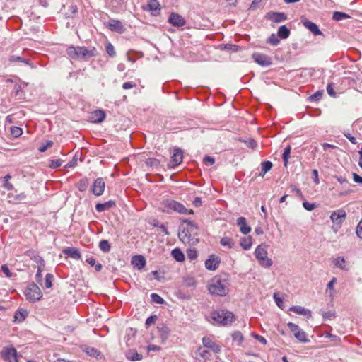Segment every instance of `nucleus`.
<instances>
[{
  "mask_svg": "<svg viewBox=\"0 0 362 362\" xmlns=\"http://www.w3.org/2000/svg\"><path fill=\"white\" fill-rule=\"evenodd\" d=\"M228 275L223 274L214 276L208 286V290L211 295L216 296H225L229 292Z\"/></svg>",
  "mask_w": 362,
  "mask_h": 362,
  "instance_id": "1",
  "label": "nucleus"
},
{
  "mask_svg": "<svg viewBox=\"0 0 362 362\" xmlns=\"http://www.w3.org/2000/svg\"><path fill=\"white\" fill-rule=\"evenodd\" d=\"M184 223L185 226L181 232L179 233L180 239L189 244L194 245L199 242L197 238L198 235V228L197 225L189 220H185Z\"/></svg>",
  "mask_w": 362,
  "mask_h": 362,
  "instance_id": "2",
  "label": "nucleus"
},
{
  "mask_svg": "<svg viewBox=\"0 0 362 362\" xmlns=\"http://www.w3.org/2000/svg\"><path fill=\"white\" fill-rule=\"evenodd\" d=\"M210 317L214 323L222 326L229 325L235 320L234 314L226 310H214Z\"/></svg>",
  "mask_w": 362,
  "mask_h": 362,
  "instance_id": "3",
  "label": "nucleus"
},
{
  "mask_svg": "<svg viewBox=\"0 0 362 362\" xmlns=\"http://www.w3.org/2000/svg\"><path fill=\"white\" fill-rule=\"evenodd\" d=\"M255 256L259 262L261 266L269 268L272 265V260L267 257V246L265 245H258L255 250Z\"/></svg>",
  "mask_w": 362,
  "mask_h": 362,
  "instance_id": "4",
  "label": "nucleus"
},
{
  "mask_svg": "<svg viewBox=\"0 0 362 362\" xmlns=\"http://www.w3.org/2000/svg\"><path fill=\"white\" fill-rule=\"evenodd\" d=\"M25 296L28 300L36 302L42 297V293L36 284L31 283L28 285L25 291Z\"/></svg>",
  "mask_w": 362,
  "mask_h": 362,
  "instance_id": "5",
  "label": "nucleus"
},
{
  "mask_svg": "<svg viewBox=\"0 0 362 362\" xmlns=\"http://www.w3.org/2000/svg\"><path fill=\"white\" fill-rule=\"evenodd\" d=\"M97 55L98 52L95 47L88 49L86 47H78L77 59L87 60Z\"/></svg>",
  "mask_w": 362,
  "mask_h": 362,
  "instance_id": "6",
  "label": "nucleus"
},
{
  "mask_svg": "<svg viewBox=\"0 0 362 362\" xmlns=\"http://www.w3.org/2000/svg\"><path fill=\"white\" fill-rule=\"evenodd\" d=\"M164 204L167 208L182 214H187L189 212L188 209L182 204L173 199L166 200Z\"/></svg>",
  "mask_w": 362,
  "mask_h": 362,
  "instance_id": "7",
  "label": "nucleus"
},
{
  "mask_svg": "<svg viewBox=\"0 0 362 362\" xmlns=\"http://www.w3.org/2000/svg\"><path fill=\"white\" fill-rule=\"evenodd\" d=\"M2 358L8 362H18L17 351L13 347H5L1 352Z\"/></svg>",
  "mask_w": 362,
  "mask_h": 362,
  "instance_id": "8",
  "label": "nucleus"
},
{
  "mask_svg": "<svg viewBox=\"0 0 362 362\" xmlns=\"http://www.w3.org/2000/svg\"><path fill=\"white\" fill-rule=\"evenodd\" d=\"M143 10L150 11L152 16H157L160 11V5L158 0H147V4L143 6Z\"/></svg>",
  "mask_w": 362,
  "mask_h": 362,
  "instance_id": "9",
  "label": "nucleus"
},
{
  "mask_svg": "<svg viewBox=\"0 0 362 362\" xmlns=\"http://www.w3.org/2000/svg\"><path fill=\"white\" fill-rule=\"evenodd\" d=\"M346 216V211L344 209H339L332 213L330 219L339 228L341 224L345 221Z\"/></svg>",
  "mask_w": 362,
  "mask_h": 362,
  "instance_id": "10",
  "label": "nucleus"
},
{
  "mask_svg": "<svg viewBox=\"0 0 362 362\" xmlns=\"http://www.w3.org/2000/svg\"><path fill=\"white\" fill-rule=\"evenodd\" d=\"M183 153L181 149L175 148L171 156V159L168 164L169 168H175L182 162Z\"/></svg>",
  "mask_w": 362,
  "mask_h": 362,
  "instance_id": "11",
  "label": "nucleus"
},
{
  "mask_svg": "<svg viewBox=\"0 0 362 362\" xmlns=\"http://www.w3.org/2000/svg\"><path fill=\"white\" fill-rule=\"evenodd\" d=\"M105 187V183L102 177L97 178L92 186L91 191L95 196H100L103 194Z\"/></svg>",
  "mask_w": 362,
  "mask_h": 362,
  "instance_id": "12",
  "label": "nucleus"
},
{
  "mask_svg": "<svg viewBox=\"0 0 362 362\" xmlns=\"http://www.w3.org/2000/svg\"><path fill=\"white\" fill-rule=\"evenodd\" d=\"M252 59L257 64L263 66H267L272 64L271 58L264 54L254 53L252 54Z\"/></svg>",
  "mask_w": 362,
  "mask_h": 362,
  "instance_id": "13",
  "label": "nucleus"
},
{
  "mask_svg": "<svg viewBox=\"0 0 362 362\" xmlns=\"http://www.w3.org/2000/svg\"><path fill=\"white\" fill-rule=\"evenodd\" d=\"M107 27L111 31L117 32L120 34L123 33L125 31V28L123 24L119 20L110 19L107 23Z\"/></svg>",
  "mask_w": 362,
  "mask_h": 362,
  "instance_id": "14",
  "label": "nucleus"
},
{
  "mask_svg": "<svg viewBox=\"0 0 362 362\" xmlns=\"http://www.w3.org/2000/svg\"><path fill=\"white\" fill-rule=\"evenodd\" d=\"M168 22L174 26L181 27L185 25L186 21L178 13H172L168 18Z\"/></svg>",
  "mask_w": 362,
  "mask_h": 362,
  "instance_id": "15",
  "label": "nucleus"
},
{
  "mask_svg": "<svg viewBox=\"0 0 362 362\" xmlns=\"http://www.w3.org/2000/svg\"><path fill=\"white\" fill-rule=\"evenodd\" d=\"M219 264L220 259L214 255H211L209 258L205 262L206 268L211 271L216 270L218 267Z\"/></svg>",
  "mask_w": 362,
  "mask_h": 362,
  "instance_id": "16",
  "label": "nucleus"
},
{
  "mask_svg": "<svg viewBox=\"0 0 362 362\" xmlns=\"http://www.w3.org/2000/svg\"><path fill=\"white\" fill-rule=\"evenodd\" d=\"M202 343L204 347L211 349L214 353L218 354L221 352V347L216 343L213 341L209 337H204L202 339Z\"/></svg>",
  "mask_w": 362,
  "mask_h": 362,
  "instance_id": "17",
  "label": "nucleus"
},
{
  "mask_svg": "<svg viewBox=\"0 0 362 362\" xmlns=\"http://www.w3.org/2000/svg\"><path fill=\"white\" fill-rule=\"evenodd\" d=\"M301 22L303 25L308 28L314 35H322V33L319 29L318 26L313 22L308 21V19H302Z\"/></svg>",
  "mask_w": 362,
  "mask_h": 362,
  "instance_id": "18",
  "label": "nucleus"
},
{
  "mask_svg": "<svg viewBox=\"0 0 362 362\" xmlns=\"http://www.w3.org/2000/svg\"><path fill=\"white\" fill-rule=\"evenodd\" d=\"M157 329L161 339V342L165 344L170 333V329L164 323L158 325Z\"/></svg>",
  "mask_w": 362,
  "mask_h": 362,
  "instance_id": "19",
  "label": "nucleus"
},
{
  "mask_svg": "<svg viewBox=\"0 0 362 362\" xmlns=\"http://www.w3.org/2000/svg\"><path fill=\"white\" fill-rule=\"evenodd\" d=\"M132 264L138 269H142L146 264V259L142 255H135L132 258Z\"/></svg>",
  "mask_w": 362,
  "mask_h": 362,
  "instance_id": "20",
  "label": "nucleus"
},
{
  "mask_svg": "<svg viewBox=\"0 0 362 362\" xmlns=\"http://www.w3.org/2000/svg\"><path fill=\"white\" fill-rule=\"evenodd\" d=\"M196 356L197 362H204L211 357V354L208 350L200 347L196 351Z\"/></svg>",
  "mask_w": 362,
  "mask_h": 362,
  "instance_id": "21",
  "label": "nucleus"
},
{
  "mask_svg": "<svg viewBox=\"0 0 362 362\" xmlns=\"http://www.w3.org/2000/svg\"><path fill=\"white\" fill-rule=\"evenodd\" d=\"M237 225L240 227V231L244 235H247L251 231V228L247 224L245 217H239L237 219Z\"/></svg>",
  "mask_w": 362,
  "mask_h": 362,
  "instance_id": "22",
  "label": "nucleus"
},
{
  "mask_svg": "<svg viewBox=\"0 0 362 362\" xmlns=\"http://www.w3.org/2000/svg\"><path fill=\"white\" fill-rule=\"evenodd\" d=\"M105 112L103 110H98L91 113L90 119L95 123L102 122L105 118Z\"/></svg>",
  "mask_w": 362,
  "mask_h": 362,
  "instance_id": "23",
  "label": "nucleus"
},
{
  "mask_svg": "<svg viewBox=\"0 0 362 362\" xmlns=\"http://www.w3.org/2000/svg\"><path fill=\"white\" fill-rule=\"evenodd\" d=\"M63 253L74 259H81L80 251L76 247H66L63 250Z\"/></svg>",
  "mask_w": 362,
  "mask_h": 362,
  "instance_id": "24",
  "label": "nucleus"
},
{
  "mask_svg": "<svg viewBox=\"0 0 362 362\" xmlns=\"http://www.w3.org/2000/svg\"><path fill=\"white\" fill-rule=\"evenodd\" d=\"M8 61L11 63L21 62L29 66L33 67L30 59L25 58L23 56L11 55L8 57Z\"/></svg>",
  "mask_w": 362,
  "mask_h": 362,
  "instance_id": "25",
  "label": "nucleus"
},
{
  "mask_svg": "<svg viewBox=\"0 0 362 362\" xmlns=\"http://www.w3.org/2000/svg\"><path fill=\"white\" fill-rule=\"evenodd\" d=\"M115 202L109 200L105 203H98L95 205V209L98 212H103L105 210H108L115 206Z\"/></svg>",
  "mask_w": 362,
  "mask_h": 362,
  "instance_id": "26",
  "label": "nucleus"
},
{
  "mask_svg": "<svg viewBox=\"0 0 362 362\" xmlns=\"http://www.w3.org/2000/svg\"><path fill=\"white\" fill-rule=\"evenodd\" d=\"M290 310L294 312L298 315H303L307 318L311 317V311L308 309L305 308L302 306H292L290 308Z\"/></svg>",
  "mask_w": 362,
  "mask_h": 362,
  "instance_id": "27",
  "label": "nucleus"
},
{
  "mask_svg": "<svg viewBox=\"0 0 362 362\" xmlns=\"http://www.w3.org/2000/svg\"><path fill=\"white\" fill-rule=\"evenodd\" d=\"M28 312L25 310H17L14 314V322H22L25 320L28 316Z\"/></svg>",
  "mask_w": 362,
  "mask_h": 362,
  "instance_id": "28",
  "label": "nucleus"
},
{
  "mask_svg": "<svg viewBox=\"0 0 362 362\" xmlns=\"http://www.w3.org/2000/svg\"><path fill=\"white\" fill-rule=\"evenodd\" d=\"M126 356L127 359L132 361H140L142 359V355L139 354L135 349L128 351L126 354Z\"/></svg>",
  "mask_w": 362,
  "mask_h": 362,
  "instance_id": "29",
  "label": "nucleus"
},
{
  "mask_svg": "<svg viewBox=\"0 0 362 362\" xmlns=\"http://www.w3.org/2000/svg\"><path fill=\"white\" fill-rule=\"evenodd\" d=\"M333 263L334 264L335 267H337V268H339L341 270H344V271L349 270V267L346 264L345 259L342 257H339L337 258H335L333 260Z\"/></svg>",
  "mask_w": 362,
  "mask_h": 362,
  "instance_id": "30",
  "label": "nucleus"
},
{
  "mask_svg": "<svg viewBox=\"0 0 362 362\" xmlns=\"http://www.w3.org/2000/svg\"><path fill=\"white\" fill-rule=\"evenodd\" d=\"M173 257L177 262H183L185 260V255L180 248H175L171 251Z\"/></svg>",
  "mask_w": 362,
  "mask_h": 362,
  "instance_id": "31",
  "label": "nucleus"
},
{
  "mask_svg": "<svg viewBox=\"0 0 362 362\" xmlns=\"http://www.w3.org/2000/svg\"><path fill=\"white\" fill-rule=\"evenodd\" d=\"M290 30L286 25H281L278 30V36L282 39H286L289 37Z\"/></svg>",
  "mask_w": 362,
  "mask_h": 362,
  "instance_id": "32",
  "label": "nucleus"
},
{
  "mask_svg": "<svg viewBox=\"0 0 362 362\" xmlns=\"http://www.w3.org/2000/svg\"><path fill=\"white\" fill-rule=\"evenodd\" d=\"M233 341L236 342L238 346L241 345L244 340V337L240 331H235L232 334Z\"/></svg>",
  "mask_w": 362,
  "mask_h": 362,
  "instance_id": "33",
  "label": "nucleus"
},
{
  "mask_svg": "<svg viewBox=\"0 0 362 362\" xmlns=\"http://www.w3.org/2000/svg\"><path fill=\"white\" fill-rule=\"evenodd\" d=\"M273 166V164L270 161H264L262 163V170L259 176L264 177V175L269 171Z\"/></svg>",
  "mask_w": 362,
  "mask_h": 362,
  "instance_id": "34",
  "label": "nucleus"
},
{
  "mask_svg": "<svg viewBox=\"0 0 362 362\" xmlns=\"http://www.w3.org/2000/svg\"><path fill=\"white\" fill-rule=\"evenodd\" d=\"M294 337L300 342L307 343L309 341L306 333L302 329L295 334Z\"/></svg>",
  "mask_w": 362,
  "mask_h": 362,
  "instance_id": "35",
  "label": "nucleus"
},
{
  "mask_svg": "<svg viewBox=\"0 0 362 362\" xmlns=\"http://www.w3.org/2000/svg\"><path fill=\"white\" fill-rule=\"evenodd\" d=\"M240 246L243 249L247 250L252 246V239L250 237L248 238H243L240 240Z\"/></svg>",
  "mask_w": 362,
  "mask_h": 362,
  "instance_id": "36",
  "label": "nucleus"
},
{
  "mask_svg": "<svg viewBox=\"0 0 362 362\" xmlns=\"http://www.w3.org/2000/svg\"><path fill=\"white\" fill-rule=\"evenodd\" d=\"M291 151V146H288L287 147H286L284 151V153L282 155V159H283L284 165L285 167H286L288 165V159L290 158Z\"/></svg>",
  "mask_w": 362,
  "mask_h": 362,
  "instance_id": "37",
  "label": "nucleus"
},
{
  "mask_svg": "<svg viewBox=\"0 0 362 362\" xmlns=\"http://www.w3.org/2000/svg\"><path fill=\"white\" fill-rule=\"evenodd\" d=\"M77 52L78 47L70 46L66 49V54L73 59H77Z\"/></svg>",
  "mask_w": 362,
  "mask_h": 362,
  "instance_id": "38",
  "label": "nucleus"
},
{
  "mask_svg": "<svg viewBox=\"0 0 362 362\" xmlns=\"http://www.w3.org/2000/svg\"><path fill=\"white\" fill-rule=\"evenodd\" d=\"M272 21L275 23H279L286 19V16L284 13H274L272 14Z\"/></svg>",
  "mask_w": 362,
  "mask_h": 362,
  "instance_id": "39",
  "label": "nucleus"
},
{
  "mask_svg": "<svg viewBox=\"0 0 362 362\" xmlns=\"http://www.w3.org/2000/svg\"><path fill=\"white\" fill-rule=\"evenodd\" d=\"M84 351L89 356L93 357H97L100 355V351L95 348L86 346L84 349Z\"/></svg>",
  "mask_w": 362,
  "mask_h": 362,
  "instance_id": "40",
  "label": "nucleus"
},
{
  "mask_svg": "<svg viewBox=\"0 0 362 362\" xmlns=\"http://www.w3.org/2000/svg\"><path fill=\"white\" fill-rule=\"evenodd\" d=\"M99 247L103 252H108L110 250L111 246L107 240H103L99 243Z\"/></svg>",
  "mask_w": 362,
  "mask_h": 362,
  "instance_id": "41",
  "label": "nucleus"
},
{
  "mask_svg": "<svg viewBox=\"0 0 362 362\" xmlns=\"http://www.w3.org/2000/svg\"><path fill=\"white\" fill-rule=\"evenodd\" d=\"M220 243L223 246H227L228 248H232L234 246L233 240L229 237H223L221 238Z\"/></svg>",
  "mask_w": 362,
  "mask_h": 362,
  "instance_id": "42",
  "label": "nucleus"
},
{
  "mask_svg": "<svg viewBox=\"0 0 362 362\" xmlns=\"http://www.w3.org/2000/svg\"><path fill=\"white\" fill-rule=\"evenodd\" d=\"M88 185V182L87 178H83L79 180L78 182V189L81 192H84L86 190Z\"/></svg>",
  "mask_w": 362,
  "mask_h": 362,
  "instance_id": "43",
  "label": "nucleus"
},
{
  "mask_svg": "<svg viewBox=\"0 0 362 362\" xmlns=\"http://www.w3.org/2000/svg\"><path fill=\"white\" fill-rule=\"evenodd\" d=\"M11 178L10 175H6L4 177V184L3 187L7 190H12L13 189V185L9 182V180Z\"/></svg>",
  "mask_w": 362,
  "mask_h": 362,
  "instance_id": "44",
  "label": "nucleus"
},
{
  "mask_svg": "<svg viewBox=\"0 0 362 362\" xmlns=\"http://www.w3.org/2000/svg\"><path fill=\"white\" fill-rule=\"evenodd\" d=\"M240 141L244 142L246 146L251 149H255L257 146V141L253 139H250L248 140L240 139Z\"/></svg>",
  "mask_w": 362,
  "mask_h": 362,
  "instance_id": "45",
  "label": "nucleus"
},
{
  "mask_svg": "<svg viewBox=\"0 0 362 362\" xmlns=\"http://www.w3.org/2000/svg\"><path fill=\"white\" fill-rule=\"evenodd\" d=\"M349 15H347L346 13H343V12H339V11H335L334 13H333V19L335 20V21H341L344 18H349Z\"/></svg>",
  "mask_w": 362,
  "mask_h": 362,
  "instance_id": "46",
  "label": "nucleus"
},
{
  "mask_svg": "<svg viewBox=\"0 0 362 362\" xmlns=\"http://www.w3.org/2000/svg\"><path fill=\"white\" fill-rule=\"evenodd\" d=\"M278 37L279 36L276 35L275 34H272L270 37L267 39V42L272 45H277L280 42Z\"/></svg>",
  "mask_w": 362,
  "mask_h": 362,
  "instance_id": "47",
  "label": "nucleus"
},
{
  "mask_svg": "<svg viewBox=\"0 0 362 362\" xmlns=\"http://www.w3.org/2000/svg\"><path fill=\"white\" fill-rule=\"evenodd\" d=\"M153 226L154 227L159 228L162 230V232L164 233L165 235H169L168 228L164 224L160 223L158 221H154Z\"/></svg>",
  "mask_w": 362,
  "mask_h": 362,
  "instance_id": "48",
  "label": "nucleus"
},
{
  "mask_svg": "<svg viewBox=\"0 0 362 362\" xmlns=\"http://www.w3.org/2000/svg\"><path fill=\"white\" fill-rule=\"evenodd\" d=\"M151 298L153 302L158 304H163L164 303V300L163 299V298L155 293L151 294Z\"/></svg>",
  "mask_w": 362,
  "mask_h": 362,
  "instance_id": "49",
  "label": "nucleus"
},
{
  "mask_svg": "<svg viewBox=\"0 0 362 362\" xmlns=\"http://www.w3.org/2000/svg\"><path fill=\"white\" fill-rule=\"evenodd\" d=\"M23 133L22 129L18 127H11V134L14 137L17 138L20 136Z\"/></svg>",
  "mask_w": 362,
  "mask_h": 362,
  "instance_id": "50",
  "label": "nucleus"
},
{
  "mask_svg": "<svg viewBox=\"0 0 362 362\" xmlns=\"http://www.w3.org/2000/svg\"><path fill=\"white\" fill-rule=\"evenodd\" d=\"M105 49H106L107 53L108 54V55L110 57H113L115 56L116 52L115 51V47L110 42H109L106 45Z\"/></svg>",
  "mask_w": 362,
  "mask_h": 362,
  "instance_id": "51",
  "label": "nucleus"
},
{
  "mask_svg": "<svg viewBox=\"0 0 362 362\" xmlns=\"http://www.w3.org/2000/svg\"><path fill=\"white\" fill-rule=\"evenodd\" d=\"M54 280V276L51 274H47L45 276V287L49 288L52 286V281Z\"/></svg>",
  "mask_w": 362,
  "mask_h": 362,
  "instance_id": "52",
  "label": "nucleus"
},
{
  "mask_svg": "<svg viewBox=\"0 0 362 362\" xmlns=\"http://www.w3.org/2000/svg\"><path fill=\"white\" fill-rule=\"evenodd\" d=\"M287 326L290 329L291 332L295 336V334H296L298 331H300L301 329L300 327L293 322H288L287 324Z\"/></svg>",
  "mask_w": 362,
  "mask_h": 362,
  "instance_id": "53",
  "label": "nucleus"
},
{
  "mask_svg": "<svg viewBox=\"0 0 362 362\" xmlns=\"http://www.w3.org/2000/svg\"><path fill=\"white\" fill-rule=\"evenodd\" d=\"M187 255L189 259L194 260L197 257V252L195 249H188L187 251Z\"/></svg>",
  "mask_w": 362,
  "mask_h": 362,
  "instance_id": "54",
  "label": "nucleus"
},
{
  "mask_svg": "<svg viewBox=\"0 0 362 362\" xmlns=\"http://www.w3.org/2000/svg\"><path fill=\"white\" fill-rule=\"evenodd\" d=\"M322 91H317L316 93H315L314 94H313L312 95L310 96V100L311 101H318L320 100L321 98H322Z\"/></svg>",
  "mask_w": 362,
  "mask_h": 362,
  "instance_id": "55",
  "label": "nucleus"
},
{
  "mask_svg": "<svg viewBox=\"0 0 362 362\" xmlns=\"http://www.w3.org/2000/svg\"><path fill=\"white\" fill-rule=\"evenodd\" d=\"M157 318L158 317L156 315H151L150 317H148L146 319V322H145L146 327H148L151 325H153L156 322V321L157 320Z\"/></svg>",
  "mask_w": 362,
  "mask_h": 362,
  "instance_id": "56",
  "label": "nucleus"
},
{
  "mask_svg": "<svg viewBox=\"0 0 362 362\" xmlns=\"http://www.w3.org/2000/svg\"><path fill=\"white\" fill-rule=\"evenodd\" d=\"M31 259H33L38 266H45V261L40 256L34 255L33 257H31Z\"/></svg>",
  "mask_w": 362,
  "mask_h": 362,
  "instance_id": "57",
  "label": "nucleus"
},
{
  "mask_svg": "<svg viewBox=\"0 0 362 362\" xmlns=\"http://www.w3.org/2000/svg\"><path fill=\"white\" fill-rule=\"evenodd\" d=\"M62 165V160L60 159L52 160L49 167L52 168H57Z\"/></svg>",
  "mask_w": 362,
  "mask_h": 362,
  "instance_id": "58",
  "label": "nucleus"
},
{
  "mask_svg": "<svg viewBox=\"0 0 362 362\" xmlns=\"http://www.w3.org/2000/svg\"><path fill=\"white\" fill-rule=\"evenodd\" d=\"M53 145V142L50 140H47L45 144L42 145L39 148L40 152H45L48 148L51 147Z\"/></svg>",
  "mask_w": 362,
  "mask_h": 362,
  "instance_id": "59",
  "label": "nucleus"
},
{
  "mask_svg": "<svg viewBox=\"0 0 362 362\" xmlns=\"http://www.w3.org/2000/svg\"><path fill=\"white\" fill-rule=\"evenodd\" d=\"M273 298L275 300V303H276L277 306L280 308H282L283 305V300L279 296L278 293H274L273 294Z\"/></svg>",
  "mask_w": 362,
  "mask_h": 362,
  "instance_id": "60",
  "label": "nucleus"
},
{
  "mask_svg": "<svg viewBox=\"0 0 362 362\" xmlns=\"http://www.w3.org/2000/svg\"><path fill=\"white\" fill-rule=\"evenodd\" d=\"M45 266H38L37 267V274L35 275V279H36V281L40 283L41 279H42V272L43 271V267Z\"/></svg>",
  "mask_w": 362,
  "mask_h": 362,
  "instance_id": "61",
  "label": "nucleus"
},
{
  "mask_svg": "<svg viewBox=\"0 0 362 362\" xmlns=\"http://www.w3.org/2000/svg\"><path fill=\"white\" fill-rule=\"evenodd\" d=\"M1 271L6 275V277L10 278L12 276V273L10 272L6 264H3L1 266Z\"/></svg>",
  "mask_w": 362,
  "mask_h": 362,
  "instance_id": "62",
  "label": "nucleus"
},
{
  "mask_svg": "<svg viewBox=\"0 0 362 362\" xmlns=\"http://www.w3.org/2000/svg\"><path fill=\"white\" fill-rule=\"evenodd\" d=\"M356 233L357 236L362 239V219L359 221L356 226Z\"/></svg>",
  "mask_w": 362,
  "mask_h": 362,
  "instance_id": "63",
  "label": "nucleus"
},
{
  "mask_svg": "<svg viewBox=\"0 0 362 362\" xmlns=\"http://www.w3.org/2000/svg\"><path fill=\"white\" fill-rule=\"evenodd\" d=\"M303 207L308 211H313L315 208V204L313 203H310L308 202H304L303 203Z\"/></svg>",
  "mask_w": 362,
  "mask_h": 362,
  "instance_id": "64",
  "label": "nucleus"
}]
</instances>
